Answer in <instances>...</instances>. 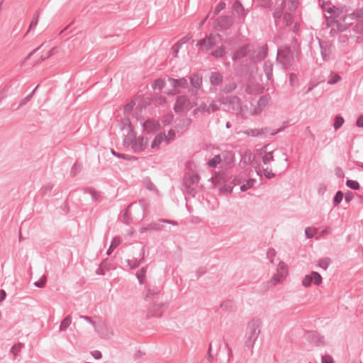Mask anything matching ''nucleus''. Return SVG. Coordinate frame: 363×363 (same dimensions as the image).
I'll list each match as a JSON object with an SVG mask.
<instances>
[{
    "label": "nucleus",
    "instance_id": "obj_1",
    "mask_svg": "<svg viewBox=\"0 0 363 363\" xmlns=\"http://www.w3.org/2000/svg\"><path fill=\"white\" fill-rule=\"evenodd\" d=\"M262 321L259 318L252 319L247 325L245 335V347L252 350L261 333Z\"/></svg>",
    "mask_w": 363,
    "mask_h": 363
},
{
    "label": "nucleus",
    "instance_id": "obj_2",
    "mask_svg": "<svg viewBox=\"0 0 363 363\" xmlns=\"http://www.w3.org/2000/svg\"><path fill=\"white\" fill-rule=\"evenodd\" d=\"M221 104L228 106L230 110H232L238 117L245 119L247 118L246 113L247 106L242 105V100L240 97L235 95H230L223 97Z\"/></svg>",
    "mask_w": 363,
    "mask_h": 363
},
{
    "label": "nucleus",
    "instance_id": "obj_3",
    "mask_svg": "<svg viewBox=\"0 0 363 363\" xmlns=\"http://www.w3.org/2000/svg\"><path fill=\"white\" fill-rule=\"evenodd\" d=\"M128 128L130 129V133L133 135V138H130L128 140H126V139L125 138L123 140L124 145H132V147L135 152H138L140 151L144 150L147 147L148 144L147 138L140 136L138 139H136V133L132 128L131 123L129 121V120H128Z\"/></svg>",
    "mask_w": 363,
    "mask_h": 363
},
{
    "label": "nucleus",
    "instance_id": "obj_4",
    "mask_svg": "<svg viewBox=\"0 0 363 363\" xmlns=\"http://www.w3.org/2000/svg\"><path fill=\"white\" fill-rule=\"evenodd\" d=\"M284 69H290L294 62V55L289 47L278 50L277 57Z\"/></svg>",
    "mask_w": 363,
    "mask_h": 363
},
{
    "label": "nucleus",
    "instance_id": "obj_5",
    "mask_svg": "<svg viewBox=\"0 0 363 363\" xmlns=\"http://www.w3.org/2000/svg\"><path fill=\"white\" fill-rule=\"evenodd\" d=\"M234 20L231 16H220L216 20V29L218 31H225L231 28Z\"/></svg>",
    "mask_w": 363,
    "mask_h": 363
},
{
    "label": "nucleus",
    "instance_id": "obj_6",
    "mask_svg": "<svg viewBox=\"0 0 363 363\" xmlns=\"http://www.w3.org/2000/svg\"><path fill=\"white\" fill-rule=\"evenodd\" d=\"M305 339L307 342L314 346L324 345L325 340L324 336L320 335L316 331H308L305 334Z\"/></svg>",
    "mask_w": 363,
    "mask_h": 363
},
{
    "label": "nucleus",
    "instance_id": "obj_7",
    "mask_svg": "<svg viewBox=\"0 0 363 363\" xmlns=\"http://www.w3.org/2000/svg\"><path fill=\"white\" fill-rule=\"evenodd\" d=\"M142 128L147 134H152L160 130V124L157 120L149 119L142 123Z\"/></svg>",
    "mask_w": 363,
    "mask_h": 363
},
{
    "label": "nucleus",
    "instance_id": "obj_8",
    "mask_svg": "<svg viewBox=\"0 0 363 363\" xmlns=\"http://www.w3.org/2000/svg\"><path fill=\"white\" fill-rule=\"evenodd\" d=\"M189 82L191 86L194 89L191 91V93L195 96L198 94V89L202 86V76L200 74L194 73L189 77Z\"/></svg>",
    "mask_w": 363,
    "mask_h": 363
},
{
    "label": "nucleus",
    "instance_id": "obj_9",
    "mask_svg": "<svg viewBox=\"0 0 363 363\" xmlns=\"http://www.w3.org/2000/svg\"><path fill=\"white\" fill-rule=\"evenodd\" d=\"M319 46L323 60L328 61L332 53L333 45L326 41H319Z\"/></svg>",
    "mask_w": 363,
    "mask_h": 363
},
{
    "label": "nucleus",
    "instance_id": "obj_10",
    "mask_svg": "<svg viewBox=\"0 0 363 363\" xmlns=\"http://www.w3.org/2000/svg\"><path fill=\"white\" fill-rule=\"evenodd\" d=\"M216 43L212 35L199 40L196 46H199L203 50L208 51L215 46Z\"/></svg>",
    "mask_w": 363,
    "mask_h": 363
},
{
    "label": "nucleus",
    "instance_id": "obj_11",
    "mask_svg": "<svg viewBox=\"0 0 363 363\" xmlns=\"http://www.w3.org/2000/svg\"><path fill=\"white\" fill-rule=\"evenodd\" d=\"M165 310V306L164 303H154L148 311V316H152L155 318H160L162 315L164 311Z\"/></svg>",
    "mask_w": 363,
    "mask_h": 363
},
{
    "label": "nucleus",
    "instance_id": "obj_12",
    "mask_svg": "<svg viewBox=\"0 0 363 363\" xmlns=\"http://www.w3.org/2000/svg\"><path fill=\"white\" fill-rule=\"evenodd\" d=\"M189 101V99L185 95H180L176 98V102L174 106V111L176 113L182 112L187 103Z\"/></svg>",
    "mask_w": 363,
    "mask_h": 363
},
{
    "label": "nucleus",
    "instance_id": "obj_13",
    "mask_svg": "<svg viewBox=\"0 0 363 363\" xmlns=\"http://www.w3.org/2000/svg\"><path fill=\"white\" fill-rule=\"evenodd\" d=\"M168 82H169L170 85L174 89H177V88L186 89L189 86L188 79L185 77H182L179 79H174L172 77H169Z\"/></svg>",
    "mask_w": 363,
    "mask_h": 363
},
{
    "label": "nucleus",
    "instance_id": "obj_14",
    "mask_svg": "<svg viewBox=\"0 0 363 363\" xmlns=\"http://www.w3.org/2000/svg\"><path fill=\"white\" fill-rule=\"evenodd\" d=\"M209 80L212 86H219L223 82V76L220 72H212Z\"/></svg>",
    "mask_w": 363,
    "mask_h": 363
},
{
    "label": "nucleus",
    "instance_id": "obj_15",
    "mask_svg": "<svg viewBox=\"0 0 363 363\" xmlns=\"http://www.w3.org/2000/svg\"><path fill=\"white\" fill-rule=\"evenodd\" d=\"M169 143V140L167 139V135L164 132L159 133L153 139L151 143V147L152 149L157 148L160 147L162 142Z\"/></svg>",
    "mask_w": 363,
    "mask_h": 363
},
{
    "label": "nucleus",
    "instance_id": "obj_16",
    "mask_svg": "<svg viewBox=\"0 0 363 363\" xmlns=\"http://www.w3.org/2000/svg\"><path fill=\"white\" fill-rule=\"evenodd\" d=\"M141 253H142V257L140 259H128L127 261L128 266L130 267V269H134L138 268L141 264V263L144 261L145 254V247L144 246L141 249Z\"/></svg>",
    "mask_w": 363,
    "mask_h": 363
},
{
    "label": "nucleus",
    "instance_id": "obj_17",
    "mask_svg": "<svg viewBox=\"0 0 363 363\" xmlns=\"http://www.w3.org/2000/svg\"><path fill=\"white\" fill-rule=\"evenodd\" d=\"M200 177L197 173H187L183 178V182L189 185H195L199 182Z\"/></svg>",
    "mask_w": 363,
    "mask_h": 363
},
{
    "label": "nucleus",
    "instance_id": "obj_18",
    "mask_svg": "<svg viewBox=\"0 0 363 363\" xmlns=\"http://www.w3.org/2000/svg\"><path fill=\"white\" fill-rule=\"evenodd\" d=\"M270 131V128L268 127H265L264 128L257 129V128H252L247 130L245 133L250 137H258L264 133H268Z\"/></svg>",
    "mask_w": 363,
    "mask_h": 363
},
{
    "label": "nucleus",
    "instance_id": "obj_19",
    "mask_svg": "<svg viewBox=\"0 0 363 363\" xmlns=\"http://www.w3.org/2000/svg\"><path fill=\"white\" fill-rule=\"evenodd\" d=\"M248 45H244L239 48L233 55V60H239L244 58L247 54Z\"/></svg>",
    "mask_w": 363,
    "mask_h": 363
},
{
    "label": "nucleus",
    "instance_id": "obj_20",
    "mask_svg": "<svg viewBox=\"0 0 363 363\" xmlns=\"http://www.w3.org/2000/svg\"><path fill=\"white\" fill-rule=\"evenodd\" d=\"M162 222H160V219L157 222H152L147 225V226L143 227L140 228V233H143L145 232H147L149 230H155L158 231L160 230L163 225L161 224Z\"/></svg>",
    "mask_w": 363,
    "mask_h": 363
},
{
    "label": "nucleus",
    "instance_id": "obj_21",
    "mask_svg": "<svg viewBox=\"0 0 363 363\" xmlns=\"http://www.w3.org/2000/svg\"><path fill=\"white\" fill-rule=\"evenodd\" d=\"M145 299L154 298L155 296H157L160 292V287L157 286H150V284L145 287Z\"/></svg>",
    "mask_w": 363,
    "mask_h": 363
},
{
    "label": "nucleus",
    "instance_id": "obj_22",
    "mask_svg": "<svg viewBox=\"0 0 363 363\" xmlns=\"http://www.w3.org/2000/svg\"><path fill=\"white\" fill-rule=\"evenodd\" d=\"M263 69L267 80L273 79V64L271 61H265L263 65Z\"/></svg>",
    "mask_w": 363,
    "mask_h": 363
},
{
    "label": "nucleus",
    "instance_id": "obj_23",
    "mask_svg": "<svg viewBox=\"0 0 363 363\" xmlns=\"http://www.w3.org/2000/svg\"><path fill=\"white\" fill-rule=\"evenodd\" d=\"M256 52V57L255 60L256 61H261L264 60L267 54H268V47L267 45H264L262 46L258 47L255 51Z\"/></svg>",
    "mask_w": 363,
    "mask_h": 363
},
{
    "label": "nucleus",
    "instance_id": "obj_24",
    "mask_svg": "<svg viewBox=\"0 0 363 363\" xmlns=\"http://www.w3.org/2000/svg\"><path fill=\"white\" fill-rule=\"evenodd\" d=\"M84 194H89L91 196L93 202H97L101 198V194L100 191L95 190L92 187H86L83 189Z\"/></svg>",
    "mask_w": 363,
    "mask_h": 363
},
{
    "label": "nucleus",
    "instance_id": "obj_25",
    "mask_svg": "<svg viewBox=\"0 0 363 363\" xmlns=\"http://www.w3.org/2000/svg\"><path fill=\"white\" fill-rule=\"evenodd\" d=\"M238 87L237 83L232 81L228 84H224L220 87V92L223 94H230L233 92Z\"/></svg>",
    "mask_w": 363,
    "mask_h": 363
},
{
    "label": "nucleus",
    "instance_id": "obj_26",
    "mask_svg": "<svg viewBox=\"0 0 363 363\" xmlns=\"http://www.w3.org/2000/svg\"><path fill=\"white\" fill-rule=\"evenodd\" d=\"M191 186L192 185H189L182 182V190L184 194H187L191 197H194L197 191L196 189Z\"/></svg>",
    "mask_w": 363,
    "mask_h": 363
},
{
    "label": "nucleus",
    "instance_id": "obj_27",
    "mask_svg": "<svg viewBox=\"0 0 363 363\" xmlns=\"http://www.w3.org/2000/svg\"><path fill=\"white\" fill-rule=\"evenodd\" d=\"M111 153L117 158L123 159L127 161H136L138 160V158L135 156L118 153L116 152L113 149H111Z\"/></svg>",
    "mask_w": 363,
    "mask_h": 363
},
{
    "label": "nucleus",
    "instance_id": "obj_28",
    "mask_svg": "<svg viewBox=\"0 0 363 363\" xmlns=\"http://www.w3.org/2000/svg\"><path fill=\"white\" fill-rule=\"evenodd\" d=\"M71 323H72L71 315L66 316L61 321V323H60V328H59L60 331H61V332L65 331L69 328V326L71 325Z\"/></svg>",
    "mask_w": 363,
    "mask_h": 363
},
{
    "label": "nucleus",
    "instance_id": "obj_29",
    "mask_svg": "<svg viewBox=\"0 0 363 363\" xmlns=\"http://www.w3.org/2000/svg\"><path fill=\"white\" fill-rule=\"evenodd\" d=\"M120 243H121L120 238H118V237L113 238L108 249L106 251V254L108 255H110L113 252V251L120 245Z\"/></svg>",
    "mask_w": 363,
    "mask_h": 363
},
{
    "label": "nucleus",
    "instance_id": "obj_30",
    "mask_svg": "<svg viewBox=\"0 0 363 363\" xmlns=\"http://www.w3.org/2000/svg\"><path fill=\"white\" fill-rule=\"evenodd\" d=\"M221 162V158L219 155H215L207 162L208 167L211 168H216L217 166Z\"/></svg>",
    "mask_w": 363,
    "mask_h": 363
},
{
    "label": "nucleus",
    "instance_id": "obj_31",
    "mask_svg": "<svg viewBox=\"0 0 363 363\" xmlns=\"http://www.w3.org/2000/svg\"><path fill=\"white\" fill-rule=\"evenodd\" d=\"M345 122L344 118L340 115L337 114L334 118L333 128L335 130L340 129Z\"/></svg>",
    "mask_w": 363,
    "mask_h": 363
},
{
    "label": "nucleus",
    "instance_id": "obj_32",
    "mask_svg": "<svg viewBox=\"0 0 363 363\" xmlns=\"http://www.w3.org/2000/svg\"><path fill=\"white\" fill-rule=\"evenodd\" d=\"M343 198L344 193L342 191H337L333 199V207L338 206V205L342 202Z\"/></svg>",
    "mask_w": 363,
    "mask_h": 363
},
{
    "label": "nucleus",
    "instance_id": "obj_33",
    "mask_svg": "<svg viewBox=\"0 0 363 363\" xmlns=\"http://www.w3.org/2000/svg\"><path fill=\"white\" fill-rule=\"evenodd\" d=\"M340 80H341V77L339 74H337L335 72H331L328 77V84H335Z\"/></svg>",
    "mask_w": 363,
    "mask_h": 363
},
{
    "label": "nucleus",
    "instance_id": "obj_34",
    "mask_svg": "<svg viewBox=\"0 0 363 363\" xmlns=\"http://www.w3.org/2000/svg\"><path fill=\"white\" fill-rule=\"evenodd\" d=\"M233 10L236 12L238 14H243L244 13V6L242 3L239 0H235L232 6Z\"/></svg>",
    "mask_w": 363,
    "mask_h": 363
},
{
    "label": "nucleus",
    "instance_id": "obj_35",
    "mask_svg": "<svg viewBox=\"0 0 363 363\" xmlns=\"http://www.w3.org/2000/svg\"><path fill=\"white\" fill-rule=\"evenodd\" d=\"M220 308L227 311H232L234 310L235 304L233 301L227 300L220 303Z\"/></svg>",
    "mask_w": 363,
    "mask_h": 363
},
{
    "label": "nucleus",
    "instance_id": "obj_36",
    "mask_svg": "<svg viewBox=\"0 0 363 363\" xmlns=\"http://www.w3.org/2000/svg\"><path fill=\"white\" fill-rule=\"evenodd\" d=\"M270 100V96L269 95H263L260 96L257 101V105L262 108L264 109L267 104H269Z\"/></svg>",
    "mask_w": 363,
    "mask_h": 363
},
{
    "label": "nucleus",
    "instance_id": "obj_37",
    "mask_svg": "<svg viewBox=\"0 0 363 363\" xmlns=\"http://www.w3.org/2000/svg\"><path fill=\"white\" fill-rule=\"evenodd\" d=\"M273 154H274V152L270 151L268 152H265V154H264L262 156V161L264 163V164H268L271 162L274 161V155Z\"/></svg>",
    "mask_w": 363,
    "mask_h": 363
},
{
    "label": "nucleus",
    "instance_id": "obj_38",
    "mask_svg": "<svg viewBox=\"0 0 363 363\" xmlns=\"http://www.w3.org/2000/svg\"><path fill=\"white\" fill-rule=\"evenodd\" d=\"M256 182V179H249L246 181V183L242 184L240 186V191H245L248 190L249 189L252 188Z\"/></svg>",
    "mask_w": 363,
    "mask_h": 363
},
{
    "label": "nucleus",
    "instance_id": "obj_39",
    "mask_svg": "<svg viewBox=\"0 0 363 363\" xmlns=\"http://www.w3.org/2000/svg\"><path fill=\"white\" fill-rule=\"evenodd\" d=\"M38 86H39V84H38L35 86V88L29 94H28L26 97H24L23 99H22L20 101L19 104H18V107L24 106L25 104H26L30 100V99L33 97L34 93L35 92V91L37 90Z\"/></svg>",
    "mask_w": 363,
    "mask_h": 363
},
{
    "label": "nucleus",
    "instance_id": "obj_40",
    "mask_svg": "<svg viewBox=\"0 0 363 363\" xmlns=\"http://www.w3.org/2000/svg\"><path fill=\"white\" fill-rule=\"evenodd\" d=\"M165 86V82L162 79H157L154 81L152 84V87L153 89L162 90Z\"/></svg>",
    "mask_w": 363,
    "mask_h": 363
},
{
    "label": "nucleus",
    "instance_id": "obj_41",
    "mask_svg": "<svg viewBox=\"0 0 363 363\" xmlns=\"http://www.w3.org/2000/svg\"><path fill=\"white\" fill-rule=\"evenodd\" d=\"M82 169V164L78 162H74L72 167L70 174L72 177L77 175Z\"/></svg>",
    "mask_w": 363,
    "mask_h": 363
},
{
    "label": "nucleus",
    "instance_id": "obj_42",
    "mask_svg": "<svg viewBox=\"0 0 363 363\" xmlns=\"http://www.w3.org/2000/svg\"><path fill=\"white\" fill-rule=\"evenodd\" d=\"M147 272V267H142L139 269L136 273V277L138 280V282L141 284L144 282L145 278V274Z\"/></svg>",
    "mask_w": 363,
    "mask_h": 363
},
{
    "label": "nucleus",
    "instance_id": "obj_43",
    "mask_svg": "<svg viewBox=\"0 0 363 363\" xmlns=\"http://www.w3.org/2000/svg\"><path fill=\"white\" fill-rule=\"evenodd\" d=\"M331 262V259L329 257H325L320 259L318 262V265L319 267L327 269Z\"/></svg>",
    "mask_w": 363,
    "mask_h": 363
},
{
    "label": "nucleus",
    "instance_id": "obj_44",
    "mask_svg": "<svg viewBox=\"0 0 363 363\" xmlns=\"http://www.w3.org/2000/svg\"><path fill=\"white\" fill-rule=\"evenodd\" d=\"M346 186L352 190H359L360 189L359 183L353 179H347L346 181Z\"/></svg>",
    "mask_w": 363,
    "mask_h": 363
},
{
    "label": "nucleus",
    "instance_id": "obj_45",
    "mask_svg": "<svg viewBox=\"0 0 363 363\" xmlns=\"http://www.w3.org/2000/svg\"><path fill=\"white\" fill-rule=\"evenodd\" d=\"M294 21L293 15L289 12H285L283 15V21L286 26H290Z\"/></svg>",
    "mask_w": 363,
    "mask_h": 363
},
{
    "label": "nucleus",
    "instance_id": "obj_46",
    "mask_svg": "<svg viewBox=\"0 0 363 363\" xmlns=\"http://www.w3.org/2000/svg\"><path fill=\"white\" fill-rule=\"evenodd\" d=\"M311 276L313 277V283L315 286H320L322 284L323 279L321 275L318 272H312Z\"/></svg>",
    "mask_w": 363,
    "mask_h": 363
},
{
    "label": "nucleus",
    "instance_id": "obj_47",
    "mask_svg": "<svg viewBox=\"0 0 363 363\" xmlns=\"http://www.w3.org/2000/svg\"><path fill=\"white\" fill-rule=\"evenodd\" d=\"M225 55V49L223 46L218 48L211 52V55L216 58L223 57Z\"/></svg>",
    "mask_w": 363,
    "mask_h": 363
},
{
    "label": "nucleus",
    "instance_id": "obj_48",
    "mask_svg": "<svg viewBox=\"0 0 363 363\" xmlns=\"http://www.w3.org/2000/svg\"><path fill=\"white\" fill-rule=\"evenodd\" d=\"M289 82L291 86H297L298 85V77L297 74L290 73L289 74Z\"/></svg>",
    "mask_w": 363,
    "mask_h": 363
},
{
    "label": "nucleus",
    "instance_id": "obj_49",
    "mask_svg": "<svg viewBox=\"0 0 363 363\" xmlns=\"http://www.w3.org/2000/svg\"><path fill=\"white\" fill-rule=\"evenodd\" d=\"M233 189V187L230 184H223L219 188V191L228 195L231 194Z\"/></svg>",
    "mask_w": 363,
    "mask_h": 363
},
{
    "label": "nucleus",
    "instance_id": "obj_50",
    "mask_svg": "<svg viewBox=\"0 0 363 363\" xmlns=\"http://www.w3.org/2000/svg\"><path fill=\"white\" fill-rule=\"evenodd\" d=\"M24 345L21 342H19L18 344H15L13 345L11 348V352L13 354V356H17L18 352L21 350V349L23 347Z\"/></svg>",
    "mask_w": 363,
    "mask_h": 363
},
{
    "label": "nucleus",
    "instance_id": "obj_51",
    "mask_svg": "<svg viewBox=\"0 0 363 363\" xmlns=\"http://www.w3.org/2000/svg\"><path fill=\"white\" fill-rule=\"evenodd\" d=\"M313 282V277L311 276V273L309 274H306L302 279V285L305 287L311 286Z\"/></svg>",
    "mask_w": 363,
    "mask_h": 363
},
{
    "label": "nucleus",
    "instance_id": "obj_52",
    "mask_svg": "<svg viewBox=\"0 0 363 363\" xmlns=\"http://www.w3.org/2000/svg\"><path fill=\"white\" fill-rule=\"evenodd\" d=\"M53 189V184H47L46 185L43 186L41 189V194L44 196L48 195L50 196L52 190Z\"/></svg>",
    "mask_w": 363,
    "mask_h": 363
},
{
    "label": "nucleus",
    "instance_id": "obj_53",
    "mask_svg": "<svg viewBox=\"0 0 363 363\" xmlns=\"http://www.w3.org/2000/svg\"><path fill=\"white\" fill-rule=\"evenodd\" d=\"M259 6L264 9H270L273 6L272 0H258Z\"/></svg>",
    "mask_w": 363,
    "mask_h": 363
},
{
    "label": "nucleus",
    "instance_id": "obj_54",
    "mask_svg": "<svg viewBox=\"0 0 363 363\" xmlns=\"http://www.w3.org/2000/svg\"><path fill=\"white\" fill-rule=\"evenodd\" d=\"M46 281L47 277L46 275H43L40 277V279L38 281L34 282V286L38 288H43L46 284Z\"/></svg>",
    "mask_w": 363,
    "mask_h": 363
},
{
    "label": "nucleus",
    "instance_id": "obj_55",
    "mask_svg": "<svg viewBox=\"0 0 363 363\" xmlns=\"http://www.w3.org/2000/svg\"><path fill=\"white\" fill-rule=\"evenodd\" d=\"M39 16H40V10L36 11L33 21L30 23L29 30H32V29H33L34 28L36 27V26H37V24L38 23Z\"/></svg>",
    "mask_w": 363,
    "mask_h": 363
},
{
    "label": "nucleus",
    "instance_id": "obj_56",
    "mask_svg": "<svg viewBox=\"0 0 363 363\" xmlns=\"http://www.w3.org/2000/svg\"><path fill=\"white\" fill-rule=\"evenodd\" d=\"M191 123V120L190 118H183L180 120L179 123L177 125V128L181 129L189 126Z\"/></svg>",
    "mask_w": 363,
    "mask_h": 363
},
{
    "label": "nucleus",
    "instance_id": "obj_57",
    "mask_svg": "<svg viewBox=\"0 0 363 363\" xmlns=\"http://www.w3.org/2000/svg\"><path fill=\"white\" fill-rule=\"evenodd\" d=\"M225 3L223 1H220L215 8L213 11L214 16L218 15V13L225 8Z\"/></svg>",
    "mask_w": 363,
    "mask_h": 363
},
{
    "label": "nucleus",
    "instance_id": "obj_58",
    "mask_svg": "<svg viewBox=\"0 0 363 363\" xmlns=\"http://www.w3.org/2000/svg\"><path fill=\"white\" fill-rule=\"evenodd\" d=\"M208 108H209L210 114H211V113H214V112L217 111L218 110H219L220 105L217 103V101H212L208 104Z\"/></svg>",
    "mask_w": 363,
    "mask_h": 363
},
{
    "label": "nucleus",
    "instance_id": "obj_59",
    "mask_svg": "<svg viewBox=\"0 0 363 363\" xmlns=\"http://www.w3.org/2000/svg\"><path fill=\"white\" fill-rule=\"evenodd\" d=\"M172 120H173V115L172 114H166V115L162 116V123L164 125H169L172 123Z\"/></svg>",
    "mask_w": 363,
    "mask_h": 363
},
{
    "label": "nucleus",
    "instance_id": "obj_60",
    "mask_svg": "<svg viewBox=\"0 0 363 363\" xmlns=\"http://www.w3.org/2000/svg\"><path fill=\"white\" fill-rule=\"evenodd\" d=\"M286 4V0H282V1L279 4L274 6V9L282 13L283 14H284Z\"/></svg>",
    "mask_w": 363,
    "mask_h": 363
},
{
    "label": "nucleus",
    "instance_id": "obj_61",
    "mask_svg": "<svg viewBox=\"0 0 363 363\" xmlns=\"http://www.w3.org/2000/svg\"><path fill=\"white\" fill-rule=\"evenodd\" d=\"M327 191V186L323 183H320L318 186V194L320 196H323Z\"/></svg>",
    "mask_w": 363,
    "mask_h": 363
},
{
    "label": "nucleus",
    "instance_id": "obj_62",
    "mask_svg": "<svg viewBox=\"0 0 363 363\" xmlns=\"http://www.w3.org/2000/svg\"><path fill=\"white\" fill-rule=\"evenodd\" d=\"M263 174L267 179H272L275 177V174L272 172V169H269L268 167L263 169Z\"/></svg>",
    "mask_w": 363,
    "mask_h": 363
},
{
    "label": "nucleus",
    "instance_id": "obj_63",
    "mask_svg": "<svg viewBox=\"0 0 363 363\" xmlns=\"http://www.w3.org/2000/svg\"><path fill=\"white\" fill-rule=\"evenodd\" d=\"M351 15H352V18H363V7L360 9H357Z\"/></svg>",
    "mask_w": 363,
    "mask_h": 363
},
{
    "label": "nucleus",
    "instance_id": "obj_64",
    "mask_svg": "<svg viewBox=\"0 0 363 363\" xmlns=\"http://www.w3.org/2000/svg\"><path fill=\"white\" fill-rule=\"evenodd\" d=\"M321 363H334L333 357L329 354L322 356Z\"/></svg>",
    "mask_w": 363,
    "mask_h": 363
}]
</instances>
